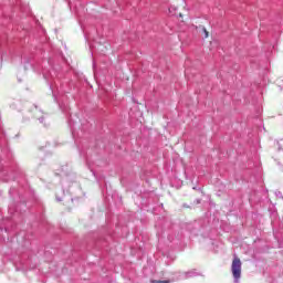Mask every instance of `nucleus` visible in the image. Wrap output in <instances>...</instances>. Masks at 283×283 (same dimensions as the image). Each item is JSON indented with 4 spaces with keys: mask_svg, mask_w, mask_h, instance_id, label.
Instances as JSON below:
<instances>
[{
    "mask_svg": "<svg viewBox=\"0 0 283 283\" xmlns=\"http://www.w3.org/2000/svg\"><path fill=\"white\" fill-rule=\"evenodd\" d=\"M203 33H205V39H208L209 38V31H207L206 28H203Z\"/></svg>",
    "mask_w": 283,
    "mask_h": 283,
    "instance_id": "5",
    "label": "nucleus"
},
{
    "mask_svg": "<svg viewBox=\"0 0 283 283\" xmlns=\"http://www.w3.org/2000/svg\"><path fill=\"white\" fill-rule=\"evenodd\" d=\"M232 275L234 277L233 283H240V277H242V261H240V258H234L232 261Z\"/></svg>",
    "mask_w": 283,
    "mask_h": 283,
    "instance_id": "1",
    "label": "nucleus"
},
{
    "mask_svg": "<svg viewBox=\"0 0 283 283\" xmlns=\"http://www.w3.org/2000/svg\"><path fill=\"white\" fill-rule=\"evenodd\" d=\"M151 283H169V281L165 280V281H151Z\"/></svg>",
    "mask_w": 283,
    "mask_h": 283,
    "instance_id": "6",
    "label": "nucleus"
},
{
    "mask_svg": "<svg viewBox=\"0 0 283 283\" xmlns=\"http://www.w3.org/2000/svg\"><path fill=\"white\" fill-rule=\"evenodd\" d=\"M191 277H202V272H198L196 269L184 272V280H189Z\"/></svg>",
    "mask_w": 283,
    "mask_h": 283,
    "instance_id": "2",
    "label": "nucleus"
},
{
    "mask_svg": "<svg viewBox=\"0 0 283 283\" xmlns=\"http://www.w3.org/2000/svg\"><path fill=\"white\" fill-rule=\"evenodd\" d=\"M44 120H45V117H43V116L39 118V123H41V124H43Z\"/></svg>",
    "mask_w": 283,
    "mask_h": 283,
    "instance_id": "7",
    "label": "nucleus"
},
{
    "mask_svg": "<svg viewBox=\"0 0 283 283\" xmlns=\"http://www.w3.org/2000/svg\"><path fill=\"white\" fill-rule=\"evenodd\" d=\"M86 165H90V160L86 159Z\"/></svg>",
    "mask_w": 283,
    "mask_h": 283,
    "instance_id": "12",
    "label": "nucleus"
},
{
    "mask_svg": "<svg viewBox=\"0 0 283 283\" xmlns=\"http://www.w3.org/2000/svg\"><path fill=\"white\" fill-rule=\"evenodd\" d=\"M275 196H276V198H283L282 191H280V190L275 191Z\"/></svg>",
    "mask_w": 283,
    "mask_h": 283,
    "instance_id": "4",
    "label": "nucleus"
},
{
    "mask_svg": "<svg viewBox=\"0 0 283 283\" xmlns=\"http://www.w3.org/2000/svg\"><path fill=\"white\" fill-rule=\"evenodd\" d=\"M80 156H85V153H83V150H81Z\"/></svg>",
    "mask_w": 283,
    "mask_h": 283,
    "instance_id": "9",
    "label": "nucleus"
},
{
    "mask_svg": "<svg viewBox=\"0 0 283 283\" xmlns=\"http://www.w3.org/2000/svg\"><path fill=\"white\" fill-rule=\"evenodd\" d=\"M176 10H177L176 7H170L169 13L172 14V17H182V13L177 14L176 12H174Z\"/></svg>",
    "mask_w": 283,
    "mask_h": 283,
    "instance_id": "3",
    "label": "nucleus"
},
{
    "mask_svg": "<svg viewBox=\"0 0 283 283\" xmlns=\"http://www.w3.org/2000/svg\"><path fill=\"white\" fill-rule=\"evenodd\" d=\"M56 200H57V202H61L63 199H61V198L56 197Z\"/></svg>",
    "mask_w": 283,
    "mask_h": 283,
    "instance_id": "10",
    "label": "nucleus"
},
{
    "mask_svg": "<svg viewBox=\"0 0 283 283\" xmlns=\"http://www.w3.org/2000/svg\"><path fill=\"white\" fill-rule=\"evenodd\" d=\"M62 112H67V109L63 108V105H60Z\"/></svg>",
    "mask_w": 283,
    "mask_h": 283,
    "instance_id": "8",
    "label": "nucleus"
},
{
    "mask_svg": "<svg viewBox=\"0 0 283 283\" xmlns=\"http://www.w3.org/2000/svg\"><path fill=\"white\" fill-rule=\"evenodd\" d=\"M197 205H200V199H197Z\"/></svg>",
    "mask_w": 283,
    "mask_h": 283,
    "instance_id": "11",
    "label": "nucleus"
}]
</instances>
